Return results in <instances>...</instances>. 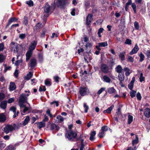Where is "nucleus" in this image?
Here are the masks:
<instances>
[{"mask_svg":"<svg viewBox=\"0 0 150 150\" xmlns=\"http://www.w3.org/2000/svg\"><path fill=\"white\" fill-rule=\"evenodd\" d=\"M30 120V118L29 116H27L23 122V126H25L28 122Z\"/></svg>","mask_w":150,"mask_h":150,"instance_id":"nucleus-32","label":"nucleus"},{"mask_svg":"<svg viewBox=\"0 0 150 150\" xmlns=\"http://www.w3.org/2000/svg\"><path fill=\"white\" fill-rule=\"evenodd\" d=\"M16 88V86L14 82H10V83L9 89L11 91L14 90Z\"/></svg>","mask_w":150,"mask_h":150,"instance_id":"nucleus-22","label":"nucleus"},{"mask_svg":"<svg viewBox=\"0 0 150 150\" xmlns=\"http://www.w3.org/2000/svg\"><path fill=\"white\" fill-rule=\"evenodd\" d=\"M139 50V47L137 43H136L134 48L130 52L129 54L132 55L133 54H136L137 53Z\"/></svg>","mask_w":150,"mask_h":150,"instance_id":"nucleus-12","label":"nucleus"},{"mask_svg":"<svg viewBox=\"0 0 150 150\" xmlns=\"http://www.w3.org/2000/svg\"><path fill=\"white\" fill-rule=\"evenodd\" d=\"M136 97L137 99L139 100H140L141 99L142 97L140 93L138 92L137 94Z\"/></svg>","mask_w":150,"mask_h":150,"instance_id":"nucleus-56","label":"nucleus"},{"mask_svg":"<svg viewBox=\"0 0 150 150\" xmlns=\"http://www.w3.org/2000/svg\"><path fill=\"white\" fill-rule=\"evenodd\" d=\"M4 46L3 43H0V52L3 51L4 49Z\"/></svg>","mask_w":150,"mask_h":150,"instance_id":"nucleus-57","label":"nucleus"},{"mask_svg":"<svg viewBox=\"0 0 150 150\" xmlns=\"http://www.w3.org/2000/svg\"><path fill=\"white\" fill-rule=\"evenodd\" d=\"M38 57L39 61L40 62H42L43 60V57L42 54H39L38 55Z\"/></svg>","mask_w":150,"mask_h":150,"instance_id":"nucleus-52","label":"nucleus"},{"mask_svg":"<svg viewBox=\"0 0 150 150\" xmlns=\"http://www.w3.org/2000/svg\"><path fill=\"white\" fill-rule=\"evenodd\" d=\"M98 45H99L100 47H105L108 46L107 42H99L98 43Z\"/></svg>","mask_w":150,"mask_h":150,"instance_id":"nucleus-34","label":"nucleus"},{"mask_svg":"<svg viewBox=\"0 0 150 150\" xmlns=\"http://www.w3.org/2000/svg\"><path fill=\"white\" fill-rule=\"evenodd\" d=\"M136 93V91L133 90H132V91L130 92L129 93L130 96L132 98H133L135 96Z\"/></svg>","mask_w":150,"mask_h":150,"instance_id":"nucleus-38","label":"nucleus"},{"mask_svg":"<svg viewBox=\"0 0 150 150\" xmlns=\"http://www.w3.org/2000/svg\"><path fill=\"white\" fill-rule=\"evenodd\" d=\"M16 125L13 124V126L11 125H7L4 128V131L6 134L10 132H12L15 129Z\"/></svg>","mask_w":150,"mask_h":150,"instance_id":"nucleus-4","label":"nucleus"},{"mask_svg":"<svg viewBox=\"0 0 150 150\" xmlns=\"http://www.w3.org/2000/svg\"><path fill=\"white\" fill-rule=\"evenodd\" d=\"M116 113L118 116L121 115V109L120 108H118L117 111Z\"/></svg>","mask_w":150,"mask_h":150,"instance_id":"nucleus-60","label":"nucleus"},{"mask_svg":"<svg viewBox=\"0 0 150 150\" xmlns=\"http://www.w3.org/2000/svg\"><path fill=\"white\" fill-rule=\"evenodd\" d=\"M55 8V6H50V5L46 3L44 8V11L45 13H48L52 10H53Z\"/></svg>","mask_w":150,"mask_h":150,"instance_id":"nucleus-6","label":"nucleus"},{"mask_svg":"<svg viewBox=\"0 0 150 150\" xmlns=\"http://www.w3.org/2000/svg\"><path fill=\"white\" fill-rule=\"evenodd\" d=\"M100 68L101 71L104 73H106L108 72L109 68L106 64H101Z\"/></svg>","mask_w":150,"mask_h":150,"instance_id":"nucleus-9","label":"nucleus"},{"mask_svg":"<svg viewBox=\"0 0 150 150\" xmlns=\"http://www.w3.org/2000/svg\"><path fill=\"white\" fill-rule=\"evenodd\" d=\"M134 58L130 56H128L127 57V61L128 62H134Z\"/></svg>","mask_w":150,"mask_h":150,"instance_id":"nucleus-40","label":"nucleus"},{"mask_svg":"<svg viewBox=\"0 0 150 150\" xmlns=\"http://www.w3.org/2000/svg\"><path fill=\"white\" fill-rule=\"evenodd\" d=\"M51 105H55L56 107H58L59 106V102L57 101H54L50 103Z\"/></svg>","mask_w":150,"mask_h":150,"instance_id":"nucleus-51","label":"nucleus"},{"mask_svg":"<svg viewBox=\"0 0 150 150\" xmlns=\"http://www.w3.org/2000/svg\"><path fill=\"white\" fill-rule=\"evenodd\" d=\"M108 130V127L106 126H104L101 128V130L103 132H106Z\"/></svg>","mask_w":150,"mask_h":150,"instance_id":"nucleus-55","label":"nucleus"},{"mask_svg":"<svg viewBox=\"0 0 150 150\" xmlns=\"http://www.w3.org/2000/svg\"><path fill=\"white\" fill-rule=\"evenodd\" d=\"M37 44V42L35 41H33L30 44L29 48V50L33 51L35 48L36 45Z\"/></svg>","mask_w":150,"mask_h":150,"instance_id":"nucleus-11","label":"nucleus"},{"mask_svg":"<svg viewBox=\"0 0 150 150\" xmlns=\"http://www.w3.org/2000/svg\"><path fill=\"white\" fill-rule=\"evenodd\" d=\"M139 56L140 57L139 61L140 62H142L144 61L145 57L144 55L142 53V52H141L140 53L139 55Z\"/></svg>","mask_w":150,"mask_h":150,"instance_id":"nucleus-37","label":"nucleus"},{"mask_svg":"<svg viewBox=\"0 0 150 150\" xmlns=\"http://www.w3.org/2000/svg\"><path fill=\"white\" fill-rule=\"evenodd\" d=\"M45 84L46 86H51L52 83L51 80L50 79H47L45 81Z\"/></svg>","mask_w":150,"mask_h":150,"instance_id":"nucleus-26","label":"nucleus"},{"mask_svg":"<svg viewBox=\"0 0 150 150\" xmlns=\"http://www.w3.org/2000/svg\"><path fill=\"white\" fill-rule=\"evenodd\" d=\"M123 69L120 65H117L115 68V71L119 74L121 73Z\"/></svg>","mask_w":150,"mask_h":150,"instance_id":"nucleus-18","label":"nucleus"},{"mask_svg":"<svg viewBox=\"0 0 150 150\" xmlns=\"http://www.w3.org/2000/svg\"><path fill=\"white\" fill-rule=\"evenodd\" d=\"M77 136V134L71 130L68 131L65 134V137L68 140L72 141Z\"/></svg>","mask_w":150,"mask_h":150,"instance_id":"nucleus-1","label":"nucleus"},{"mask_svg":"<svg viewBox=\"0 0 150 150\" xmlns=\"http://www.w3.org/2000/svg\"><path fill=\"white\" fill-rule=\"evenodd\" d=\"M68 3L66 0H57V4L58 7L60 8H63Z\"/></svg>","mask_w":150,"mask_h":150,"instance_id":"nucleus-5","label":"nucleus"},{"mask_svg":"<svg viewBox=\"0 0 150 150\" xmlns=\"http://www.w3.org/2000/svg\"><path fill=\"white\" fill-rule=\"evenodd\" d=\"M33 52V51L30 50H29L28 51L26 54V60H28L29 59L32 54Z\"/></svg>","mask_w":150,"mask_h":150,"instance_id":"nucleus-17","label":"nucleus"},{"mask_svg":"<svg viewBox=\"0 0 150 150\" xmlns=\"http://www.w3.org/2000/svg\"><path fill=\"white\" fill-rule=\"evenodd\" d=\"M119 80L120 81V84L122 83V81H124L125 77L124 76H118Z\"/></svg>","mask_w":150,"mask_h":150,"instance_id":"nucleus-46","label":"nucleus"},{"mask_svg":"<svg viewBox=\"0 0 150 150\" xmlns=\"http://www.w3.org/2000/svg\"><path fill=\"white\" fill-rule=\"evenodd\" d=\"M27 104L28 105V106H26L25 105L23 104V106H20L21 108H24L23 110V112L24 113L28 111L30 108V105L29 103H27Z\"/></svg>","mask_w":150,"mask_h":150,"instance_id":"nucleus-14","label":"nucleus"},{"mask_svg":"<svg viewBox=\"0 0 150 150\" xmlns=\"http://www.w3.org/2000/svg\"><path fill=\"white\" fill-rule=\"evenodd\" d=\"M123 70L125 72V75H129L132 72V70L129 69V68L125 67Z\"/></svg>","mask_w":150,"mask_h":150,"instance_id":"nucleus-20","label":"nucleus"},{"mask_svg":"<svg viewBox=\"0 0 150 150\" xmlns=\"http://www.w3.org/2000/svg\"><path fill=\"white\" fill-rule=\"evenodd\" d=\"M108 91L110 94H112L115 93L116 91L113 87H112L109 88Z\"/></svg>","mask_w":150,"mask_h":150,"instance_id":"nucleus-28","label":"nucleus"},{"mask_svg":"<svg viewBox=\"0 0 150 150\" xmlns=\"http://www.w3.org/2000/svg\"><path fill=\"white\" fill-rule=\"evenodd\" d=\"M29 65V67H30V69H33L36 66V60L35 59H31Z\"/></svg>","mask_w":150,"mask_h":150,"instance_id":"nucleus-8","label":"nucleus"},{"mask_svg":"<svg viewBox=\"0 0 150 150\" xmlns=\"http://www.w3.org/2000/svg\"><path fill=\"white\" fill-rule=\"evenodd\" d=\"M83 107L84 108V111L85 113H87L89 109V107L87 105L86 103H84L83 104Z\"/></svg>","mask_w":150,"mask_h":150,"instance_id":"nucleus-43","label":"nucleus"},{"mask_svg":"<svg viewBox=\"0 0 150 150\" xmlns=\"http://www.w3.org/2000/svg\"><path fill=\"white\" fill-rule=\"evenodd\" d=\"M103 79L104 81L107 83H109L111 81L110 79L107 76H104Z\"/></svg>","mask_w":150,"mask_h":150,"instance_id":"nucleus-31","label":"nucleus"},{"mask_svg":"<svg viewBox=\"0 0 150 150\" xmlns=\"http://www.w3.org/2000/svg\"><path fill=\"white\" fill-rule=\"evenodd\" d=\"M85 46L86 49L90 50L91 47L92 45L90 43H87L86 44Z\"/></svg>","mask_w":150,"mask_h":150,"instance_id":"nucleus-53","label":"nucleus"},{"mask_svg":"<svg viewBox=\"0 0 150 150\" xmlns=\"http://www.w3.org/2000/svg\"><path fill=\"white\" fill-rule=\"evenodd\" d=\"M125 43L126 44L131 45L132 44V40L129 39H126Z\"/></svg>","mask_w":150,"mask_h":150,"instance_id":"nucleus-49","label":"nucleus"},{"mask_svg":"<svg viewBox=\"0 0 150 150\" xmlns=\"http://www.w3.org/2000/svg\"><path fill=\"white\" fill-rule=\"evenodd\" d=\"M131 5V7L133 9L134 13H136L137 11L136 10V5L135 3H132Z\"/></svg>","mask_w":150,"mask_h":150,"instance_id":"nucleus-41","label":"nucleus"},{"mask_svg":"<svg viewBox=\"0 0 150 150\" xmlns=\"http://www.w3.org/2000/svg\"><path fill=\"white\" fill-rule=\"evenodd\" d=\"M7 102L6 101H3L1 102L0 103V107L3 109H5L6 107Z\"/></svg>","mask_w":150,"mask_h":150,"instance_id":"nucleus-23","label":"nucleus"},{"mask_svg":"<svg viewBox=\"0 0 150 150\" xmlns=\"http://www.w3.org/2000/svg\"><path fill=\"white\" fill-rule=\"evenodd\" d=\"M114 107V105H111L110 107L108 108L107 110H104L103 112L104 113H108L110 114L111 113V111L112 110Z\"/></svg>","mask_w":150,"mask_h":150,"instance_id":"nucleus-21","label":"nucleus"},{"mask_svg":"<svg viewBox=\"0 0 150 150\" xmlns=\"http://www.w3.org/2000/svg\"><path fill=\"white\" fill-rule=\"evenodd\" d=\"M6 59L5 57L3 54H0V63L4 62Z\"/></svg>","mask_w":150,"mask_h":150,"instance_id":"nucleus-39","label":"nucleus"},{"mask_svg":"<svg viewBox=\"0 0 150 150\" xmlns=\"http://www.w3.org/2000/svg\"><path fill=\"white\" fill-rule=\"evenodd\" d=\"M134 25L135 29L137 30H139V26L137 22L135 21L134 23Z\"/></svg>","mask_w":150,"mask_h":150,"instance_id":"nucleus-44","label":"nucleus"},{"mask_svg":"<svg viewBox=\"0 0 150 150\" xmlns=\"http://www.w3.org/2000/svg\"><path fill=\"white\" fill-rule=\"evenodd\" d=\"M5 150H14L13 146L11 145H9Z\"/></svg>","mask_w":150,"mask_h":150,"instance_id":"nucleus-54","label":"nucleus"},{"mask_svg":"<svg viewBox=\"0 0 150 150\" xmlns=\"http://www.w3.org/2000/svg\"><path fill=\"white\" fill-rule=\"evenodd\" d=\"M51 129L54 132V131L57 132L59 129V127L54 123L52 124L50 126Z\"/></svg>","mask_w":150,"mask_h":150,"instance_id":"nucleus-13","label":"nucleus"},{"mask_svg":"<svg viewBox=\"0 0 150 150\" xmlns=\"http://www.w3.org/2000/svg\"><path fill=\"white\" fill-rule=\"evenodd\" d=\"M10 110L11 111H12L13 113L15 112H16V107L14 106H12L10 108Z\"/></svg>","mask_w":150,"mask_h":150,"instance_id":"nucleus-61","label":"nucleus"},{"mask_svg":"<svg viewBox=\"0 0 150 150\" xmlns=\"http://www.w3.org/2000/svg\"><path fill=\"white\" fill-rule=\"evenodd\" d=\"M98 136L100 138L103 137L105 136V133L104 132L102 131L99 133Z\"/></svg>","mask_w":150,"mask_h":150,"instance_id":"nucleus-59","label":"nucleus"},{"mask_svg":"<svg viewBox=\"0 0 150 150\" xmlns=\"http://www.w3.org/2000/svg\"><path fill=\"white\" fill-rule=\"evenodd\" d=\"M18 45L14 42H12L11 45V50L14 53H17L18 52Z\"/></svg>","mask_w":150,"mask_h":150,"instance_id":"nucleus-7","label":"nucleus"},{"mask_svg":"<svg viewBox=\"0 0 150 150\" xmlns=\"http://www.w3.org/2000/svg\"><path fill=\"white\" fill-rule=\"evenodd\" d=\"M93 16L91 14H89L87 16L86 18V24L87 25L90 24L91 21L93 20Z\"/></svg>","mask_w":150,"mask_h":150,"instance_id":"nucleus-10","label":"nucleus"},{"mask_svg":"<svg viewBox=\"0 0 150 150\" xmlns=\"http://www.w3.org/2000/svg\"><path fill=\"white\" fill-rule=\"evenodd\" d=\"M26 4H27L30 6H32L33 5V1L31 0L26 1Z\"/></svg>","mask_w":150,"mask_h":150,"instance_id":"nucleus-48","label":"nucleus"},{"mask_svg":"<svg viewBox=\"0 0 150 150\" xmlns=\"http://www.w3.org/2000/svg\"><path fill=\"white\" fill-rule=\"evenodd\" d=\"M18 21V19L14 17L11 18L8 21V24L6 26V27H7V26L11 24L13 22H16Z\"/></svg>","mask_w":150,"mask_h":150,"instance_id":"nucleus-15","label":"nucleus"},{"mask_svg":"<svg viewBox=\"0 0 150 150\" xmlns=\"http://www.w3.org/2000/svg\"><path fill=\"white\" fill-rule=\"evenodd\" d=\"M6 119V116L4 113L0 114V122H3Z\"/></svg>","mask_w":150,"mask_h":150,"instance_id":"nucleus-16","label":"nucleus"},{"mask_svg":"<svg viewBox=\"0 0 150 150\" xmlns=\"http://www.w3.org/2000/svg\"><path fill=\"white\" fill-rule=\"evenodd\" d=\"M139 142V139L137 135L136 136V137L133 140L132 142V144L133 146L137 144Z\"/></svg>","mask_w":150,"mask_h":150,"instance_id":"nucleus-27","label":"nucleus"},{"mask_svg":"<svg viewBox=\"0 0 150 150\" xmlns=\"http://www.w3.org/2000/svg\"><path fill=\"white\" fill-rule=\"evenodd\" d=\"M79 93L81 96H84L88 95L90 92L87 87L83 86L81 87L79 89Z\"/></svg>","mask_w":150,"mask_h":150,"instance_id":"nucleus-2","label":"nucleus"},{"mask_svg":"<svg viewBox=\"0 0 150 150\" xmlns=\"http://www.w3.org/2000/svg\"><path fill=\"white\" fill-rule=\"evenodd\" d=\"M14 101V98H9L8 99V102L9 103H10L13 102Z\"/></svg>","mask_w":150,"mask_h":150,"instance_id":"nucleus-63","label":"nucleus"},{"mask_svg":"<svg viewBox=\"0 0 150 150\" xmlns=\"http://www.w3.org/2000/svg\"><path fill=\"white\" fill-rule=\"evenodd\" d=\"M21 62H22V61L21 60H17L15 62V65L16 66H18Z\"/></svg>","mask_w":150,"mask_h":150,"instance_id":"nucleus-64","label":"nucleus"},{"mask_svg":"<svg viewBox=\"0 0 150 150\" xmlns=\"http://www.w3.org/2000/svg\"><path fill=\"white\" fill-rule=\"evenodd\" d=\"M133 120V116L129 115L128 116V124H130Z\"/></svg>","mask_w":150,"mask_h":150,"instance_id":"nucleus-30","label":"nucleus"},{"mask_svg":"<svg viewBox=\"0 0 150 150\" xmlns=\"http://www.w3.org/2000/svg\"><path fill=\"white\" fill-rule=\"evenodd\" d=\"M54 81L57 83H58L60 80V78L58 76H55L53 77Z\"/></svg>","mask_w":150,"mask_h":150,"instance_id":"nucleus-42","label":"nucleus"},{"mask_svg":"<svg viewBox=\"0 0 150 150\" xmlns=\"http://www.w3.org/2000/svg\"><path fill=\"white\" fill-rule=\"evenodd\" d=\"M105 88H101L100 90L98 91L97 93L98 95L100 94L103 92L105 91Z\"/></svg>","mask_w":150,"mask_h":150,"instance_id":"nucleus-47","label":"nucleus"},{"mask_svg":"<svg viewBox=\"0 0 150 150\" xmlns=\"http://www.w3.org/2000/svg\"><path fill=\"white\" fill-rule=\"evenodd\" d=\"M96 133L95 131H94L91 132L89 138L90 140L92 141L94 139V136L96 135Z\"/></svg>","mask_w":150,"mask_h":150,"instance_id":"nucleus-33","label":"nucleus"},{"mask_svg":"<svg viewBox=\"0 0 150 150\" xmlns=\"http://www.w3.org/2000/svg\"><path fill=\"white\" fill-rule=\"evenodd\" d=\"M104 29L102 28H100L98 30V37L100 38L101 37V33L103 32Z\"/></svg>","mask_w":150,"mask_h":150,"instance_id":"nucleus-36","label":"nucleus"},{"mask_svg":"<svg viewBox=\"0 0 150 150\" xmlns=\"http://www.w3.org/2000/svg\"><path fill=\"white\" fill-rule=\"evenodd\" d=\"M6 146V144L1 141H0V149L2 150Z\"/></svg>","mask_w":150,"mask_h":150,"instance_id":"nucleus-45","label":"nucleus"},{"mask_svg":"<svg viewBox=\"0 0 150 150\" xmlns=\"http://www.w3.org/2000/svg\"><path fill=\"white\" fill-rule=\"evenodd\" d=\"M38 128L40 129L45 126V123L43 122H39L37 124Z\"/></svg>","mask_w":150,"mask_h":150,"instance_id":"nucleus-29","label":"nucleus"},{"mask_svg":"<svg viewBox=\"0 0 150 150\" xmlns=\"http://www.w3.org/2000/svg\"><path fill=\"white\" fill-rule=\"evenodd\" d=\"M26 37V34H21L19 35V38L21 39H24Z\"/></svg>","mask_w":150,"mask_h":150,"instance_id":"nucleus-58","label":"nucleus"},{"mask_svg":"<svg viewBox=\"0 0 150 150\" xmlns=\"http://www.w3.org/2000/svg\"><path fill=\"white\" fill-rule=\"evenodd\" d=\"M23 24L26 25L28 24V18L26 16H25L23 18Z\"/></svg>","mask_w":150,"mask_h":150,"instance_id":"nucleus-35","label":"nucleus"},{"mask_svg":"<svg viewBox=\"0 0 150 150\" xmlns=\"http://www.w3.org/2000/svg\"><path fill=\"white\" fill-rule=\"evenodd\" d=\"M28 98L26 95L23 93L21 94L19 99V106H23L24 103H27Z\"/></svg>","mask_w":150,"mask_h":150,"instance_id":"nucleus-3","label":"nucleus"},{"mask_svg":"<svg viewBox=\"0 0 150 150\" xmlns=\"http://www.w3.org/2000/svg\"><path fill=\"white\" fill-rule=\"evenodd\" d=\"M146 54L148 58H150V50H148L146 51Z\"/></svg>","mask_w":150,"mask_h":150,"instance_id":"nucleus-62","label":"nucleus"},{"mask_svg":"<svg viewBox=\"0 0 150 150\" xmlns=\"http://www.w3.org/2000/svg\"><path fill=\"white\" fill-rule=\"evenodd\" d=\"M64 120V118L61 115H57L56 117V121L57 122L60 123L62 122Z\"/></svg>","mask_w":150,"mask_h":150,"instance_id":"nucleus-24","label":"nucleus"},{"mask_svg":"<svg viewBox=\"0 0 150 150\" xmlns=\"http://www.w3.org/2000/svg\"><path fill=\"white\" fill-rule=\"evenodd\" d=\"M41 24L40 22L38 23L35 26L33 27V30H39L41 28Z\"/></svg>","mask_w":150,"mask_h":150,"instance_id":"nucleus-25","label":"nucleus"},{"mask_svg":"<svg viewBox=\"0 0 150 150\" xmlns=\"http://www.w3.org/2000/svg\"><path fill=\"white\" fill-rule=\"evenodd\" d=\"M125 52H123L120 53L119 55V58H120V59L122 61H123L125 60Z\"/></svg>","mask_w":150,"mask_h":150,"instance_id":"nucleus-19","label":"nucleus"},{"mask_svg":"<svg viewBox=\"0 0 150 150\" xmlns=\"http://www.w3.org/2000/svg\"><path fill=\"white\" fill-rule=\"evenodd\" d=\"M5 97V95L3 93H0V101L3 100Z\"/></svg>","mask_w":150,"mask_h":150,"instance_id":"nucleus-50","label":"nucleus"}]
</instances>
